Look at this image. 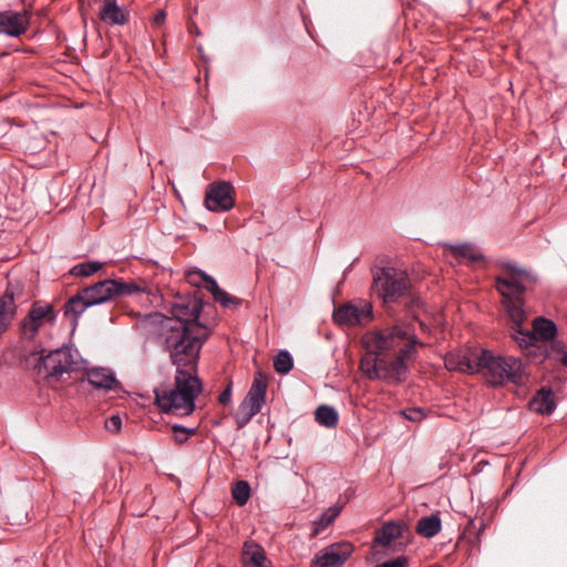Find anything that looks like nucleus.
I'll list each match as a JSON object with an SVG mask.
<instances>
[{
	"label": "nucleus",
	"mask_w": 567,
	"mask_h": 567,
	"mask_svg": "<svg viewBox=\"0 0 567 567\" xmlns=\"http://www.w3.org/2000/svg\"><path fill=\"white\" fill-rule=\"evenodd\" d=\"M166 19V12L164 10H158L156 14L153 17V25L161 27L164 24Z\"/></svg>",
	"instance_id": "obj_38"
},
{
	"label": "nucleus",
	"mask_w": 567,
	"mask_h": 567,
	"mask_svg": "<svg viewBox=\"0 0 567 567\" xmlns=\"http://www.w3.org/2000/svg\"><path fill=\"white\" fill-rule=\"evenodd\" d=\"M16 315L12 313V311H9L8 309H2L0 307V336L6 332L12 320L14 319Z\"/></svg>",
	"instance_id": "obj_33"
},
{
	"label": "nucleus",
	"mask_w": 567,
	"mask_h": 567,
	"mask_svg": "<svg viewBox=\"0 0 567 567\" xmlns=\"http://www.w3.org/2000/svg\"><path fill=\"white\" fill-rule=\"evenodd\" d=\"M241 559L246 567H269L264 548L254 540L244 543Z\"/></svg>",
	"instance_id": "obj_22"
},
{
	"label": "nucleus",
	"mask_w": 567,
	"mask_h": 567,
	"mask_svg": "<svg viewBox=\"0 0 567 567\" xmlns=\"http://www.w3.org/2000/svg\"><path fill=\"white\" fill-rule=\"evenodd\" d=\"M352 553L353 545L350 542L331 544L315 555L312 567H341Z\"/></svg>",
	"instance_id": "obj_12"
},
{
	"label": "nucleus",
	"mask_w": 567,
	"mask_h": 567,
	"mask_svg": "<svg viewBox=\"0 0 567 567\" xmlns=\"http://www.w3.org/2000/svg\"><path fill=\"white\" fill-rule=\"evenodd\" d=\"M292 367L293 361L288 351H280L274 359V368L280 374H287Z\"/></svg>",
	"instance_id": "obj_30"
},
{
	"label": "nucleus",
	"mask_w": 567,
	"mask_h": 567,
	"mask_svg": "<svg viewBox=\"0 0 567 567\" xmlns=\"http://www.w3.org/2000/svg\"><path fill=\"white\" fill-rule=\"evenodd\" d=\"M212 331L203 323L190 327L178 320H163L156 333V342L169 357L176 370L196 371L203 344Z\"/></svg>",
	"instance_id": "obj_3"
},
{
	"label": "nucleus",
	"mask_w": 567,
	"mask_h": 567,
	"mask_svg": "<svg viewBox=\"0 0 567 567\" xmlns=\"http://www.w3.org/2000/svg\"><path fill=\"white\" fill-rule=\"evenodd\" d=\"M105 427L111 432H118L122 427V419L118 415H112L105 421Z\"/></svg>",
	"instance_id": "obj_35"
},
{
	"label": "nucleus",
	"mask_w": 567,
	"mask_h": 567,
	"mask_svg": "<svg viewBox=\"0 0 567 567\" xmlns=\"http://www.w3.org/2000/svg\"><path fill=\"white\" fill-rule=\"evenodd\" d=\"M173 437L177 444H183L196 434V427H186L179 424L172 425Z\"/></svg>",
	"instance_id": "obj_32"
},
{
	"label": "nucleus",
	"mask_w": 567,
	"mask_h": 567,
	"mask_svg": "<svg viewBox=\"0 0 567 567\" xmlns=\"http://www.w3.org/2000/svg\"><path fill=\"white\" fill-rule=\"evenodd\" d=\"M402 414L405 419L412 422H420L424 419L425 414L424 411L420 408H410L405 409Z\"/></svg>",
	"instance_id": "obj_34"
},
{
	"label": "nucleus",
	"mask_w": 567,
	"mask_h": 567,
	"mask_svg": "<svg viewBox=\"0 0 567 567\" xmlns=\"http://www.w3.org/2000/svg\"><path fill=\"white\" fill-rule=\"evenodd\" d=\"M332 318L339 326L362 324L371 320L372 306L368 302H347L334 309Z\"/></svg>",
	"instance_id": "obj_11"
},
{
	"label": "nucleus",
	"mask_w": 567,
	"mask_h": 567,
	"mask_svg": "<svg viewBox=\"0 0 567 567\" xmlns=\"http://www.w3.org/2000/svg\"><path fill=\"white\" fill-rule=\"evenodd\" d=\"M504 275L495 278V288L502 296V303L512 322V338L530 357L543 355L567 368V351L561 341L557 340V327L554 321L544 317L535 318L533 330L523 328L527 319L524 310V293L529 286L537 282V277L514 262H502Z\"/></svg>",
	"instance_id": "obj_1"
},
{
	"label": "nucleus",
	"mask_w": 567,
	"mask_h": 567,
	"mask_svg": "<svg viewBox=\"0 0 567 567\" xmlns=\"http://www.w3.org/2000/svg\"><path fill=\"white\" fill-rule=\"evenodd\" d=\"M250 485L246 481H238L231 488V496L238 506H244L250 498Z\"/></svg>",
	"instance_id": "obj_29"
},
{
	"label": "nucleus",
	"mask_w": 567,
	"mask_h": 567,
	"mask_svg": "<svg viewBox=\"0 0 567 567\" xmlns=\"http://www.w3.org/2000/svg\"><path fill=\"white\" fill-rule=\"evenodd\" d=\"M337 515H338V511L333 512L332 515H330V516H327V514L322 515V517H321L322 525L326 526V525L330 524Z\"/></svg>",
	"instance_id": "obj_40"
},
{
	"label": "nucleus",
	"mask_w": 567,
	"mask_h": 567,
	"mask_svg": "<svg viewBox=\"0 0 567 567\" xmlns=\"http://www.w3.org/2000/svg\"><path fill=\"white\" fill-rule=\"evenodd\" d=\"M29 27V18L25 12L7 10L0 12V32L10 37H20Z\"/></svg>",
	"instance_id": "obj_17"
},
{
	"label": "nucleus",
	"mask_w": 567,
	"mask_h": 567,
	"mask_svg": "<svg viewBox=\"0 0 567 567\" xmlns=\"http://www.w3.org/2000/svg\"><path fill=\"white\" fill-rule=\"evenodd\" d=\"M79 369L78 352L71 347L44 351L34 359L33 370L40 380L49 384L64 381L65 375Z\"/></svg>",
	"instance_id": "obj_7"
},
{
	"label": "nucleus",
	"mask_w": 567,
	"mask_h": 567,
	"mask_svg": "<svg viewBox=\"0 0 567 567\" xmlns=\"http://www.w3.org/2000/svg\"><path fill=\"white\" fill-rule=\"evenodd\" d=\"M409 559L405 556H400L395 559L382 563L378 567H408Z\"/></svg>",
	"instance_id": "obj_36"
},
{
	"label": "nucleus",
	"mask_w": 567,
	"mask_h": 567,
	"mask_svg": "<svg viewBox=\"0 0 567 567\" xmlns=\"http://www.w3.org/2000/svg\"><path fill=\"white\" fill-rule=\"evenodd\" d=\"M480 352L454 351L445 355L444 364L450 371H460L465 373L478 372Z\"/></svg>",
	"instance_id": "obj_16"
},
{
	"label": "nucleus",
	"mask_w": 567,
	"mask_h": 567,
	"mask_svg": "<svg viewBox=\"0 0 567 567\" xmlns=\"http://www.w3.org/2000/svg\"><path fill=\"white\" fill-rule=\"evenodd\" d=\"M406 524L403 522L390 520L384 523L374 532L373 546L388 547L392 542L401 538Z\"/></svg>",
	"instance_id": "obj_19"
},
{
	"label": "nucleus",
	"mask_w": 567,
	"mask_h": 567,
	"mask_svg": "<svg viewBox=\"0 0 567 567\" xmlns=\"http://www.w3.org/2000/svg\"><path fill=\"white\" fill-rule=\"evenodd\" d=\"M231 401V383L219 394L218 402L223 405L229 404Z\"/></svg>",
	"instance_id": "obj_37"
},
{
	"label": "nucleus",
	"mask_w": 567,
	"mask_h": 567,
	"mask_svg": "<svg viewBox=\"0 0 567 567\" xmlns=\"http://www.w3.org/2000/svg\"><path fill=\"white\" fill-rule=\"evenodd\" d=\"M30 298L31 295L27 291L24 282L18 278H10L6 291L0 297V307L17 315L18 305L28 302Z\"/></svg>",
	"instance_id": "obj_15"
},
{
	"label": "nucleus",
	"mask_w": 567,
	"mask_h": 567,
	"mask_svg": "<svg viewBox=\"0 0 567 567\" xmlns=\"http://www.w3.org/2000/svg\"><path fill=\"white\" fill-rule=\"evenodd\" d=\"M102 268V262L100 261H86L75 265L71 269V274L74 276L89 277L95 274L97 270Z\"/></svg>",
	"instance_id": "obj_31"
},
{
	"label": "nucleus",
	"mask_w": 567,
	"mask_h": 567,
	"mask_svg": "<svg viewBox=\"0 0 567 567\" xmlns=\"http://www.w3.org/2000/svg\"><path fill=\"white\" fill-rule=\"evenodd\" d=\"M267 393V379L261 374L257 373L254 382L240 402L235 420L238 427H244L250 420L261 411L262 404L266 400Z\"/></svg>",
	"instance_id": "obj_9"
},
{
	"label": "nucleus",
	"mask_w": 567,
	"mask_h": 567,
	"mask_svg": "<svg viewBox=\"0 0 567 567\" xmlns=\"http://www.w3.org/2000/svg\"><path fill=\"white\" fill-rule=\"evenodd\" d=\"M84 298L92 306L107 302L116 296H130L136 292L145 291L144 288L137 284L123 280L105 279L94 285L81 289Z\"/></svg>",
	"instance_id": "obj_8"
},
{
	"label": "nucleus",
	"mask_w": 567,
	"mask_h": 567,
	"mask_svg": "<svg viewBox=\"0 0 567 567\" xmlns=\"http://www.w3.org/2000/svg\"><path fill=\"white\" fill-rule=\"evenodd\" d=\"M55 318L56 315L52 303L34 301L20 323L21 333L24 338L32 340L45 323H54Z\"/></svg>",
	"instance_id": "obj_10"
},
{
	"label": "nucleus",
	"mask_w": 567,
	"mask_h": 567,
	"mask_svg": "<svg viewBox=\"0 0 567 567\" xmlns=\"http://www.w3.org/2000/svg\"><path fill=\"white\" fill-rule=\"evenodd\" d=\"M478 372L492 385H502L505 382L520 385L526 380L520 359L511 355H494L488 350L480 351Z\"/></svg>",
	"instance_id": "obj_6"
},
{
	"label": "nucleus",
	"mask_w": 567,
	"mask_h": 567,
	"mask_svg": "<svg viewBox=\"0 0 567 567\" xmlns=\"http://www.w3.org/2000/svg\"><path fill=\"white\" fill-rule=\"evenodd\" d=\"M447 249L457 261H463L464 259H467L472 262H476L483 260L484 258V256L470 244L449 245Z\"/></svg>",
	"instance_id": "obj_26"
},
{
	"label": "nucleus",
	"mask_w": 567,
	"mask_h": 567,
	"mask_svg": "<svg viewBox=\"0 0 567 567\" xmlns=\"http://www.w3.org/2000/svg\"><path fill=\"white\" fill-rule=\"evenodd\" d=\"M529 409L537 414L550 415L556 409L555 394L550 388L543 386L529 401Z\"/></svg>",
	"instance_id": "obj_21"
},
{
	"label": "nucleus",
	"mask_w": 567,
	"mask_h": 567,
	"mask_svg": "<svg viewBox=\"0 0 567 567\" xmlns=\"http://www.w3.org/2000/svg\"><path fill=\"white\" fill-rule=\"evenodd\" d=\"M382 352H370L361 359L360 369L371 380H382L381 378V364H382Z\"/></svg>",
	"instance_id": "obj_25"
},
{
	"label": "nucleus",
	"mask_w": 567,
	"mask_h": 567,
	"mask_svg": "<svg viewBox=\"0 0 567 567\" xmlns=\"http://www.w3.org/2000/svg\"><path fill=\"white\" fill-rule=\"evenodd\" d=\"M231 185L227 182L210 184L206 190L205 205L212 212H227L234 207Z\"/></svg>",
	"instance_id": "obj_13"
},
{
	"label": "nucleus",
	"mask_w": 567,
	"mask_h": 567,
	"mask_svg": "<svg viewBox=\"0 0 567 567\" xmlns=\"http://www.w3.org/2000/svg\"><path fill=\"white\" fill-rule=\"evenodd\" d=\"M91 303L84 298L81 290L76 295L72 296L64 305V316L70 318L74 326L78 324L80 316L89 308Z\"/></svg>",
	"instance_id": "obj_24"
},
{
	"label": "nucleus",
	"mask_w": 567,
	"mask_h": 567,
	"mask_svg": "<svg viewBox=\"0 0 567 567\" xmlns=\"http://www.w3.org/2000/svg\"><path fill=\"white\" fill-rule=\"evenodd\" d=\"M203 391L196 371L176 370L173 386L154 389L155 403L163 413L177 416L189 415L195 410V400Z\"/></svg>",
	"instance_id": "obj_4"
},
{
	"label": "nucleus",
	"mask_w": 567,
	"mask_h": 567,
	"mask_svg": "<svg viewBox=\"0 0 567 567\" xmlns=\"http://www.w3.org/2000/svg\"><path fill=\"white\" fill-rule=\"evenodd\" d=\"M202 302L192 297L178 298L172 306V318L165 320H178L190 327V323H200Z\"/></svg>",
	"instance_id": "obj_14"
},
{
	"label": "nucleus",
	"mask_w": 567,
	"mask_h": 567,
	"mask_svg": "<svg viewBox=\"0 0 567 567\" xmlns=\"http://www.w3.org/2000/svg\"><path fill=\"white\" fill-rule=\"evenodd\" d=\"M86 378L89 383L95 389L112 390L117 384L113 373L103 368L91 369L87 371Z\"/></svg>",
	"instance_id": "obj_23"
},
{
	"label": "nucleus",
	"mask_w": 567,
	"mask_h": 567,
	"mask_svg": "<svg viewBox=\"0 0 567 567\" xmlns=\"http://www.w3.org/2000/svg\"><path fill=\"white\" fill-rule=\"evenodd\" d=\"M415 530L419 535L431 538L440 533L441 519L437 515L421 517L416 524Z\"/></svg>",
	"instance_id": "obj_27"
},
{
	"label": "nucleus",
	"mask_w": 567,
	"mask_h": 567,
	"mask_svg": "<svg viewBox=\"0 0 567 567\" xmlns=\"http://www.w3.org/2000/svg\"><path fill=\"white\" fill-rule=\"evenodd\" d=\"M411 282L408 274L394 267H382L373 270V290L385 305L405 301L409 309L420 303L419 298L410 295Z\"/></svg>",
	"instance_id": "obj_5"
},
{
	"label": "nucleus",
	"mask_w": 567,
	"mask_h": 567,
	"mask_svg": "<svg viewBox=\"0 0 567 567\" xmlns=\"http://www.w3.org/2000/svg\"><path fill=\"white\" fill-rule=\"evenodd\" d=\"M197 271H194V272H189L187 278H188V281L193 285H196V286H202L203 284V280L202 281H198L197 279H200V275H195Z\"/></svg>",
	"instance_id": "obj_39"
},
{
	"label": "nucleus",
	"mask_w": 567,
	"mask_h": 567,
	"mask_svg": "<svg viewBox=\"0 0 567 567\" xmlns=\"http://www.w3.org/2000/svg\"><path fill=\"white\" fill-rule=\"evenodd\" d=\"M195 275H200V280H203L202 286L207 289L213 295L214 300L219 302L223 307L236 308L241 305V299L230 296L220 289L216 280L210 276L205 275L200 270H198Z\"/></svg>",
	"instance_id": "obj_20"
},
{
	"label": "nucleus",
	"mask_w": 567,
	"mask_h": 567,
	"mask_svg": "<svg viewBox=\"0 0 567 567\" xmlns=\"http://www.w3.org/2000/svg\"><path fill=\"white\" fill-rule=\"evenodd\" d=\"M422 331L424 322L414 313L409 321L393 324L382 331L365 333L363 343L370 352H382L381 378L388 383H401L408 374V362L414 360L416 348L423 347L415 333L414 324Z\"/></svg>",
	"instance_id": "obj_2"
},
{
	"label": "nucleus",
	"mask_w": 567,
	"mask_h": 567,
	"mask_svg": "<svg viewBox=\"0 0 567 567\" xmlns=\"http://www.w3.org/2000/svg\"><path fill=\"white\" fill-rule=\"evenodd\" d=\"M315 419L320 425L334 429L338 425L339 415L334 408L320 405L316 409Z\"/></svg>",
	"instance_id": "obj_28"
},
{
	"label": "nucleus",
	"mask_w": 567,
	"mask_h": 567,
	"mask_svg": "<svg viewBox=\"0 0 567 567\" xmlns=\"http://www.w3.org/2000/svg\"><path fill=\"white\" fill-rule=\"evenodd\" d=\"M128 11L120 7L116 0H103L99 11V18L110 25H124L128 21Z\"/></svg>",
	"instance_id": "obj_18"
}]
</instances>
